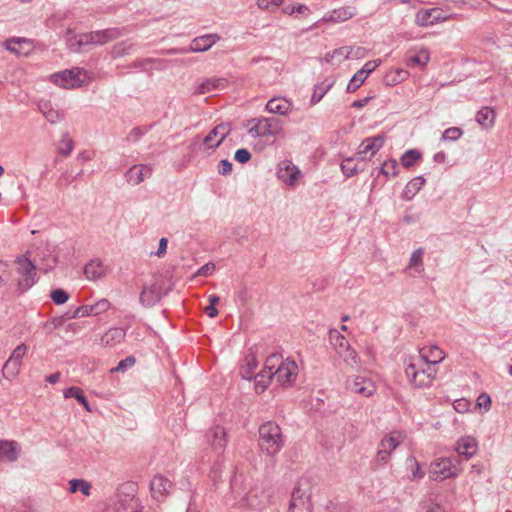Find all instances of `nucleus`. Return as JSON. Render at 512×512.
<instances>
[{"instance_id":"1","label":"nucleus","mask_w":512,"mask_h":512,"mask_svg":"<svg viewBox=\"0 0 512 512\" xmlns=\"http://www.w3.org/2000/svg\"><path fill=\"white\" fill-rule=\"evenodd\" d=\"M258 447L262 454L274 458L284 447L285 437L281 427L267 421L259 427Z\"/></svg>"},{"instance_id":"2","label":"nucleus","mask_w":512,"mask_h":512,"mask_svg":"<svg viewBox=\"0 0 512 512\" xmlns=\"http://www.w3.org/2000/svg\"><path fill=\"white\" fill-rule=\"evenodd\" d=\"M117 29H105L82 34H69L67 44L74 52L88 51L96 45H103L119 37Z\"/></svg>"},{"instance_id":"3","label":"nucleus","mask_w":512,"mask_h":512,"mask_svg":"<svg viewBox=\"0 0 512 512\" xmlns=\"http://www.w3.org/2000/svg\"><path fill=\"white\" fill-rule=\"evenodd\" d=\"M405 375L412 387L426 388L436 379L437 369L431 365L425 366L419 358L409 357L405 364Z\"/></svg>"},{"instance_id":"4","label":"nucleus","mask_w":512,"mask_h":512,"mask_svg":"<svg viewBox=\"0 0 512 512\" xmlns=\"http://www.w3.org/2000/svg\"><path fill=\"white\" fill-rule=\"evenodd\" d=\"M30 251L16 257L13 262V277L17 290L20 293L29 290L36 282V266L32 262Z\"/></svg>"},{"instance_id":"5","label":"nucleus","mask_w":512,"mask_h":512,"mask_svg":"<svg viewBox=\"0 0 512 512\" xmlns=\"http://www.w3.org/2000/svg\"><path fill=\"white\" fill-rule=\"evenodd\" d=\"M266 368L273 370L274 379L281 385L292 384L298 376V365L294 360L282 359L273 354L266 359Z\"/></svg>"},{"instance_id":"6","label":"nucleus","mask_w":512,"mask_h":512,"mask_svg":"<svg viewBox=\"0 0 512 512\" xmlns=\"http://www.w3.org/2000/svg\"><path fill=\"white\" fill-rule=\"evenodd\" d=\"M312 484L308 479H300L294 486L288 512H313Z\"/></svg>"},{"instance_id":"7","label":"nucleus","mask_w":512,"mask_h":512,"mask_svg":"<svg viewBox=\"0 0 512 512\" xmlns=\"http://www.w3.org/2000/svg\"><path fill=\"white\" fill-rule=\"evenodd\" d=\"M49 80L63 89H75L87 85L91 78L81 68H72L50 75Z\"/></svg>"},{"instance_id":"8","label":"nucleus","mask_w":512,"mask_h":512,"mask_svg":"<svg viewBox=\"0 0 512 512\" xmlns=\"http://www.w3.org/2000/svg\"><path fill=\"white\" fill-rule=\"evenodd\" d=\"M345 386L351 394L358 395L363 398L373 396L377 391L375 381L368 375L357 374L351 375L346 379Z\"/></svg>"},{"instance_id":"9","label":"nucleus","mask_w":512,"mask_h":512,"mask_svg":"<svg viewBox=\"0 0 512 512\" xmlns=\"http://www.w3.org/2000/svg\"><path fill=\"white\" fill-rule=\"evenodd\" d=\"M406 439V433L402 430H392L387 433L379 442L376 459L386 464L392 452Z\"/></svg>"},{"instance_id":"10","label":"nucleus","mask_w":512,"mask_h":512,"mask_svg":"<svg viewBox=\"0 0 512 512\" xmlns=\"http://www.w3.org/2000/svg\"><path fill=\"white\" fill-rule=\"evenodd\" d=\"M460 471L451 458L439 457L431 463L429 477L434 481H443L456 478Z\"/></svg>"},{"instance_id":"11","label":"nucleus","mask_w":512,"mask_h":512,"mask_svg":"<svg viewBox=\"0 0 512 512\" xmlns=\"http://www.w3.org/2000/svg\"><path fill=\"white\" fill-rule=\"evenodd\" d=\"M450 19H452V16L446 14L443 9L434 7L430 9H420L417 11L415 15V24L420 27H429L449 21Z\"/></svg>"},{"instance_id":"12","label":"nucleus","mask_w":512,"mask_h":512,"mask_svg":"<svg viewBox=\"0 0 512 512\" xmlns=\"http://www.w3.org/2000/svg\"><path fill=\"white\" fill-rule=\"evenodd\" d=\"M277 177L289 187L296 186L302 179V172L290 160L281 161L277 166Z\"/></svg>"},{"instance_id":"13","label":"nucleus","mask_w":512,"mask_h":512,"mask_svg":"<svg viewBox=\"0 0 512 512\" xmlns=\"http://www.w3.org/2000/svg\"><path fill=\"white\" fill-rule=\"evenodd\" d=\"M411 357L421 359V363L425 366L435 367L446 358V353L439 346L428 344L418 349V355H412Z\"/></svg>"},{"instance_id":"14","label":"nucleus","mask_w":512,"mask_h":512,"mask_svg":"<svg viewBox=\"0 0 512 512\" xmlns=\"http://www.w3.org/2000/svg\"><path fill=\"white\" fill-rule=\"evenodd\" d=\"M172 489V481L162 474L154 475L150 481L151 496L156 501H164Z\"/></svg>"},{"instance_id":"15","label":"nucleus","mask_w":512,"mask_h":512,"mask_svg":"<svg viewBox=\"0 0 512 512\" xmlns=\"http://www.w3.org/2000/svg\"><path fill=\"white\" fill-rule=\"evenodd\" d=\"M384 143L385 138L382 135L364 139L358 147L356 159L361 161L370 159L383 147Z\"/></svg>"},{"instance_id":"16","label":"nucleus","mask_w":512,"mask_h":512,"mask_svg":"<svg viewBox=\"0 0 512 512\" xmlns=\"http://www.w3.org/2000/svg\"><path fill=\"white\" fill-rule=\"evenodd\" d=\"M454 450L459 456L469 460L477 455L479 442L477 438L472 435H464L457 439Z\"/></svg>"},{"instance_id":"17","label":"nucleus","mask_w":512,"mask_h":512,"mask_svg":"<svg viewBox=\"0 0 512 512\" xmlns=\"http://www.w3.org/2000/svg\"><path fill=\"white\" fill-rule=\"evenodd\" d=\"M230 128L226 124L215 126L203 139V145L208 150L218 147L229 134Z\"/></svg>"},{"instance_id":"18","label":"nucleus","mask_w":512,"mask_h":512,"mask_svg":"<svg viewBox=\"0 0 512 512\" xmlns=\"http://www.w3.org/2000/svg\"><path fill=\"white\" fill-rule=\"evenodd\" d=\"M207 441L213 450L222 452L227 445V434L223 427L215 426L207 432Z\"/></svg>"},{"instance_id":"19","label":"nucleus","mask_w":512,"mask_h":512,"mask_svg":"<svg viewBox=\"0 0 512 512\" xmlns=\"http://www.w3.org/2000/svg\"><path fill=\"white\" fill-rule=\"evenodd\" d=\"M3 46L17 56H27L32 50V43L25 38H11L3 43Z\"/></svg>"},{"instance_id":"20","label":"nucleus","mask_w":512,"mask_h":512,"mask_svg":"<svg viewBox=\"0 0 512 512\" xmlns=\"http://www.w3.org/2000/svg\"><path fill=\"white\" fill-rule=\"evenodd\" d=\"M430 61V52L424 46H416L408 51L407 65L424 68Z\"/></svg>"},{"instance_id":"21","label":"nucleus","mask_w":512,"mask_h":512,"mask_svg":"<svg viewBox=\"0 0 512 512\" xmlns=\"http://www.w3.org/2000/svg\"><path fill=\"white\" fill-rule=\"evenodd\" d=\"M220 40L217 34H208L194 38L187 50L184 52H204L209 50L215 43Z\"/></svg>"},{"instance_id":"22","label":"nucleus","mask_w":512,"mask_h":512,"mask_svg":"<svg viewBox=\"0 0 512 512\" xmlns=\"http://www.w3.org/2000/svg\"><path fill=\"white\" fill-rule=\"evenodd\" d=\"M227 80L224 78H206L198 83L194 89L195 94H206L225 88Z\"/></svg>"},{"instance_id":"23","label":"nucleus","mask_w":512,"mask_h":512,"mask_svg":"<svg viewBox=\"0 0 512 512\" xmlns=\"http://www.w3.org/2000/svg\"><path fill=\"white\" fill-rule=\"evenodd\" d=\"M266 110L272 114L286 115L292 110V104L285 98L276 97L267 102Z\"/></svg>"},{"instance_id":"24","label":"nucleus","mask_w":512,"mask_h":512,"mask_svg":"<svg viewBox=\"0 0 512 512\" xmlns=\"http://www.w3.org/2000/svg\"><path fill=\"white\" fill-rule=\"evenodd\" d=\"M19 455L18 444L15 441L4 440L0 442V460L6 462L16 461Z\"/></svg>"},{"instance_id":"25","label":"nucleus","mask_w":512,"mask_h":512,"mask_svg":"<svg viewBox=\"0 0 512 512\" xmlns=\"http://www.w3.org/2000/svg\"><path fill=\"white\" fill-rule=\"evenodd\" d=\"M272 119L263 118L254 122V124L249 128L248 133L251 137H260L266 136L269 134H273L274 132L271 130L272 127Z\"/></svg>"},{"instance_id":"26","label":"nucleus","mask_w":512,"mask_h":512,"mask_svg":"<svg viewBox=\"0 0 512 512\" xmlns=\"http://www.w3.org/2000/svg\"><path fill=\"white\" fill-rule=\"evenodd\" d=\"M357 13V9L354 6H346L334 9L327 17L326 20L332 22H344L352 17H354Z\"/></svg>"},{"instance_id":"27","label":"nucleus","mask_w":512,"mask_h":512,"mask_svg":"<svg viewBox=\"0 0 512 512\" xmlns=\"http://www.w3.org/2000/svg\"><path fill=\"white\" fill-rule=\"evenodd\" d=\"M322 60L325 63L333 65V66L334 65L338 66V65L342 64L344 61L348 60L346 46H341V47L335 48L331 51H328L324 55Z\"/></svg>"},{"instance_id":"28","label":"nucleus","mask_w":512,"mask_h":512,"mask_svg":"<svg viewBox=\"0 0 512 512\" xmlns=\"http://www.w3.org/2000/svg\"><path fill=\"white\" fill-rule=\"evenodd\" d=\"M496 119L495 111L490 107H484L476 114V121L483 129H490L494 126Z\"/></svg>"},{"instance_id":"29","label":"nucleus","mask_w":512,"mask_h":512,"mask_svg":"<svg viewBox=\"0 0 512 512\" xmlns=\"http://www.w3.org/2000/svg\"><path fill=\"white\" fill-rule=\"evenodd\" d=\"M105 267L99 260H91L84 267V274L89 280L100 279L105 274Z\"/></svg>"},{"instance_id":"30","label":"nucleus","mask_w":512,"mask_h":512,"mask_svg":"<svg viewBox=\"0 0 512 512\" xmlns=\"http://www.w3.org/2000/svg\"><path fill=\"white\" fill-rule=\"evenodd\" d=\"M425 179L421 176L411 179L403 190L402 197L411 200L425 185Z\"/></svg>"},{"instance_id":"31","label":"nucleus","mask_w":512,"mask_h":512,"mask_svg":"<svg viewBox=\"0 0 512 512\" xmlns=\"http://www.w3.org/2000/svg\"><path fill=\"white\" fill-rule=\"evenodd\" d=\"M272 379H274L273 370L267 369L265 365L264 369L254 377L256 391L263 392L268 387Z\"/></svg>"},{"instance_id":"32","label":"nucleus","mask_w":512,"mask_h":512,"mask_svg":"<svg viewBox=\"0 0 512 512\" xmlns=\"http://www.w3.org/2000/svg\"><path fill=\"white\" fill-rule=\"evenodd\" d=\"M160 298L159 292L154 284L144 286L140 293V302L144 306L154 305Z\"/></svg>"},{"instance_id":"33","label":"nucleus","mask_w":512,"mask_h":512,"mask_svg":"<svg viewBox=\"0 0 512 512\" xmlns=\"http://www.w3.org/2000/svg\"><path fill=\"white\" fill-rule=\"evenodd\" d=\"M258 360L255 355H248L244 360V364L241 367V375L243 378L250 380L252 377H255V371L258 367Z\"/></svg>"},{"instance_id":"34","label":"nucleus","mask_w":512,"mask_h":512,"mask_svg":"<svg viewBox=\"0 0 512 512\" xmlns=\"http://www.w3.org/2000/svg\"><path fill=\"white\" fill-rule=\"evenodd\" d=\"M125 338V331L120 328H113L107 331L102 337L101 341L106 346H112L120 343Z\"/></svg>"},{"instance_id":"35","label":"nucleus","mask_w":512,"mask_h":512,"mask_svg":"<svg viewBox=\"0 0 512 512\" xmlns=\"http://www.w3.org/2000/svg\"><path fill=\"white\" fill-rule=\"evenodd\" d=\"M329 340L332 344L334 350L338 353L342 351L343 349L347 348L350 344L345 338L344 335H342L338 330L331 329L329 331Z\"/></svg>"},{"instance_id":"36","label":"nucleus","mask_w":512,"mask_h":512,"mask_svg":"<svg viewBox=\"0 0 512 512\" xmlns=\"http://www.w3.org/2000/svg\"><path fill=\"white\" fill-rule=\"evenodd\" d=\"M92 485L85 479H72L69 481V492L81 491L83 495L90 496Z\"/></svg>"},{"instance_id":"37","label":"nucleus","mask_w":512,"mask_h":512,"mask_svg":"<svg viewBox=\"0 0 512 512\" xmlns=\"http://www.w3.org/2000/svg\"><path fill=\"white\" fill-rule=\"evenodd\" d=\"M150 176V169L143 165H135L130 168V181L134 184L141 183L145 178Z\"/></svg>"},{"instance_id":"38","label":"nucleus","mask_w":512,"mask_h":512,"mask_svg":"<svg viewBox=\"0 0 512 512\" xmlns=\"http://www.w3.org/2000/svg\"><path fill=\"white\" fill-rule=\"evenodd\" d=\"M337 354L344 360L347 365L351 367H355L360 364V357L358 353L351 347V345L338 352Z\"/></svg>"},{"instance_id":"39","label":"nucleus","mask_w":512,"mask_h":512,"mask_svg":"<svg viewBox=\"0 0 512 512\" xmlns=\"http://www.w3.org/2000/svg\"><path fill=\"white\" fill-rule=\"evenodd\" d=\"M334 84H335V80L331 79V80H325L321 84L317 85L314 89V92L312 95V100L314 102H319L324 97V95L328 91H330V89L334 86Z\"/></svg>"},{"instance_id":"40","label":"nucleus","mask_w":512,"mask_h":512,"mask_svg":"<svg viewBox=\"0 0 512 512\" xmlns=\"http://www.w3.org/2000/svg\"><path fill=\"white\" fill-rule=\"evenodd\" d=\"M65 398H75L81 403L87 411H90L88 401L83 393V390L78 387H70L64 392Z\"/></svg>"},{"instance_id":"41","label":"nucleus","mask_w":512,"mask_h":512,"mask_svg":"<svg viewBox=\"0 0 512 512\" xmlns=\"http://www.w3.org/2000/svg\"><path fill=\"white\" fill-rule=\"evenodd\" d=\"M422 157L421 152L416 149L406 151L401 157V164L405 168H411Z\"/></svg>"},{"instance_id":"42","label":"nucleus","mask_w":512,"mask_h":512,"mask_svg":"<svg viewBox=\"0 0 512 512\" xmlns=\"http://www.w3.org/2000/svg\"><path fill=\"white\" fill-rule=\"evenodd\" d=\"M409 73L404 69H394L387 73L386 80L389 84L394 85L408 79Z\"/></svg>"},{"instance_id":"43","label":"nucleus","mask_w":512,"mask_h":512,"mask_svg":"<svg viewBox=\"0 0 512 512\" xmlns=\"http://www.w3.org/2000/svg\"><path fill=\"white\" fill-rule=\"evenodd\" d=\"M20 363L8 358L3 366V374L7 379H14L21 370Z\"/></svg>"},{"instance_id":"44","label":"nucleus","mask_w":512,"mask_h":512,"mask_svg":"<svg viewBox=\"0 0 512 512\" xmlns=\"http://www.w3.org/2000/svg\"><path fill=\"white\" fill-rule=\"evenodd\" d=\"M366 79L367 76H365L360 70H358L347 84L346 91L349 93L355 92L362 86Z\"/></svg>"},{"instance_id":"45","label":"nucleus","mask_w":512,"mask_h":512,"mask_svg":"<svg viewBox=\"0 0 512 512\" xmlns=\"http://www.w3.org/2000/svg\"><path fill=\"white\" fill-rule=\"evenodd\" d=\"M39 109L40 111L42 112V114L44 115V117L52 124L58 122L60 120V114L58 113V111L56 110H53L51 107H50V103L49 102H44V103H41L39 105Z\"/></svg>"},{"instance_id":"46","label":"nucleus","mask_w":512,"mask_h":512,"mask_svg":"<svg viewBox=\"0 0 512 512\" xmlns=\"http://www.w3.org/2000/svg\"><path fill=\"white\" fill-rule=\"evenodd\" d=\"M348 60H359L367 56V49L362 46L351 45L346 46Z\"/></svg>"},{"instance_id":"47","label":"nucleus","mask_w":512,"mask_h":512,"mask_svg":"<svg viewBox=\"0 0 512 512\" xmlns=\"http://www.w3.org/2000/svg\"><path fill=\"white\" fill-rule=\"evenodd\" d=\"M73 148L74 142L68 135H64L57 146L58 152L64 156L70 155Z\"/></svg>"},{"instance_id":"48","label":"nucleus","mask_w":512,"mask_h":512,"mask_svg":"<svg viewBox=\"0 0 512 512\" xmlns=\"http://www.w3.org/2000/svg\"><path fill=\"white\" fill-rule=\"evenodd\" d=\"M381 172L386 176L398 175V163L395 159L387 160L383 163Z\"/></svg>"},{"instance_id":"49","label":"nucleus","mask_w":512,"mask_h":512,"mask_svg":"<svg viewBox=\"0 0 512 512\" xmlns=\"http://www.w3.org/2000/svg\"><path fill=\"white\" fill-rule=\"evenodd\" d=\"M407 461H408V468L411 473L410 478L413 480L421 479L424 476V473L421 471L420 465L417 462V460L415 458L411 457Z\"/></svg>"},{"instance_id":"50","label":"nucleus","mask_w":512,"mask_h":512,"mask_svg":"<svg viewBox=\"0 0 512 512\" xmlns=\"http://www.w3.org/2000/svg\"><path fill=\"white\" fill-rule=\"evenodd\" d=\"M28 351V346L24 343L18 345L11 353L9 359L22 364V360Z\"/></svg>"},{"instance_id":"51","label":"nucleus","mask_w":512,"mask_h":512,"mask_svg":"<svg viewBox=\"0 0 512 512\" xmlns=\"http://www.w3.org/2000/svg\"><path fill=\"white\" fill-rule=\"evenodd\" d=\"M343 173L347 176H353L358 172V168L354 163V158H347L341 164Z\"/></svg>"},{"instance_id":"52","label":"nucleus","mask_w":512,"mask_h":512,"mask_svg":"<svg viewBox=\"0 0 512 512\" xmlns=\"http://www.w3.org/2000/svg\"><path fill=\"white\" fill-rule=\"evenodd\" d=\"M51 298L55 304H64L68 301L69 295L62 289H56L51 292Z\"/></svg>"},{"instance_id":"53","label":"nucleus","mask_w":512,"mask_h":512,"mask_svg":"<svg viewBox=\"0 0 512 512\" xmlns=\"http://www.w3.org/2000/svg\"><path fill=\"white\" fill-rule=\"evenodd\" d=\"M94 316L100 315L106 312L110 308V303L106 299H101L98 302L91 305Z\"/></svg>"},{"instance_id":"54","label":"nucleus","mask_w":512,"mask_h":512,"mask_svg":"<svg viewBox=\"0 0 512 512\" xmlns=\"http://www.w3.org/2000/svg\"><path fill=\"white\" fill-rule=\"evenodd\" d=\"M463 134L462 130L458 127H451L444 131L442 138L444 140H452L455 141L461 137Z\"/></svg>"},{"instance_id":"55","label":"nucleus","mask_w":512,"mask_h":512,"mask_svg":"<svg viewBox=\"0 0 512 512\" xmlns=\"http://www.w3.org/2000/svg\"><path fill=\"white\" fill-rule=\"evenodd\" d=\"M381 63V60L380 59H377V60H371V61H368L366 62L363 67L360 69V71L365 75V76H369L373 71L376 70V68L380 65Z\"/></svg>"},{"instance_id":"56","label":"nucleus","mask_w":512,"mask_h":512,"mask_svg":"<svg viewBox=\"0 0 512 512\" xmlns=\"http://www.w3.org/2000/svg\"><path fill=\"white\" fill-rule=\"evenodd\" d=\"M88 316H94L92 307H91V305H83V306L78 307L74 311L72 318L88 317Z\"/></svg>"},{"instance_id":"57","label":"nucleus","mask_w":512,"mask_h":512,"mask_svg":"<svg viewBox=\"0 0 512 512\" xmlns=\"http://www.w3.org/2000/svg\"><path fill=\"white\" fill-rule=\"evenodd\" d=\"M42 254L44 257L47 256V258L44 259L45 263L43 264V269L48 271L56 265V258L52 256L48 250H43Z\"/></svg>"},{"instance_id":"58","label":"nucleus","mask_w":512,"mask_h":512,"mask_svg":"<svg viewBox=\"0 0 512 512\" xmlns=\"http://www.w3.org/2000/svg\"><path fill=\"white\" fill-rule=\"evenodd\" d=\"M477 406L488 411L491 407V398L488 394L482 393L477 398Z\"/></svg>"},{"instance_id":"59","label":"nucleus","mask_w":512,"mask_h":512,"mask_svg":"<svg viewBox=\"0 0 512 512\" xmlns=\"http://www.w3.org/2000/svg\"><path fill=\"white\" fill-rule=\"evenodd\" d=\"M235 160L238 161L239 163H246L250 160L251 158V154L250 152L247 150V149H238L236 152H235Z\"/></svg>"},{"instance_id":"60","label":"nucleus","mask_w":512,"mask_h":512,"mask_svg":"<svg viewBox=\"0 0 512 512\" xmlns=\"http://www.w3.org/2000/svg\"><path fill=\"white\" fill-rule=\"evenodd\" d=\"M453 407L459 413H466L469 410V402L465 399H457L454 401Z\"/></svg>"},{"instance_id":"61","label":"nucleus","mask_w":512,"mask_h":512,"mask_svg":"<svg viewBox=\"0 0 512 512\" xmlns=\"http://www.w3.org/2000/svg\"><path fill=\"white\" fill-rule=\"evenodd\" d=\"M284 0H257L260 9H269L271 6H280Z\"/></svg>"},{"instance_id":"62","label":"nucleus","mask_w":512,"mask_h":512,"mask_svg":"<svg viewBox=\"0 0 512 512\" xmlns=\"http://www.w3.org/2000/svg\"><path fill=\"white\" fill-rule=\"evenodd\" d=\"M232 171V163L228 160H221L218 165V173L221 175H228Z\"/></svg>"},{"instance_id":"63","label":"nucleus","mask_w":512,"mask_h":512,"mask_svg":"<svg viewBox=\"0 0 512 512\" xmlns=\"http://www.w3.org/2000/svg\"><path fill=\"white\" fill-rule=\"evenodd\" d=\"M485 464L482 462H476L471 465L469 474L479 476L485 471Z\"/></svg>"},{"instance_id":"64","label":"nucleus","mask_w":512,"mask_h":512,"mask_svg":"<svg viewBox=\"0 0 512 512\" xmlns=\"http://www.w3.org/2000/svg\"><path fill=\"white\" fill-rule=\"evenodd\" d=\"M423 251L421 249L416 250L410 258V266H420L422 263Z\"/></svg>"}]
</instances>
